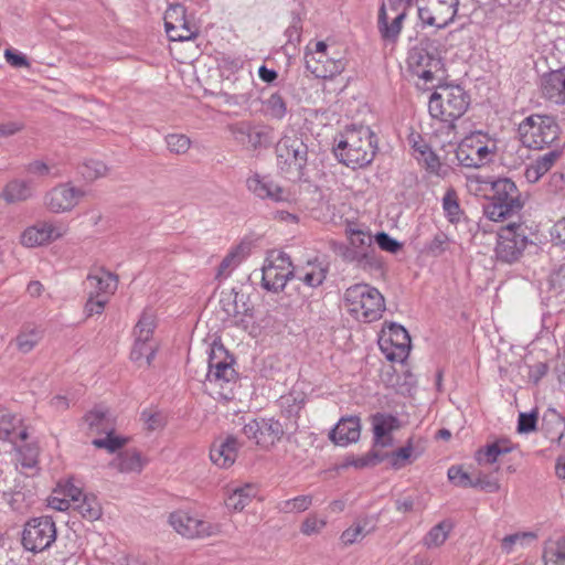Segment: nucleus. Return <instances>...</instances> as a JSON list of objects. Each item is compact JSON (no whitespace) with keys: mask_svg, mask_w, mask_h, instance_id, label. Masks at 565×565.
<instances>
[{"mask_svg":"<svg viewBox=\"0 0 565 565\" xmlns=\"http://www.w3.org/2000/svg\"><path fill=\"white\" fill-rule=\"evenodd\" d=\"M469 105L470 97L460 85L439 84L429 97L428 110L433 118L455 130V122L465 115Z\"/></svg>","mask_w":565,"mask_h":565,"instance_id":"obj_3","label":"nucleus"},{"mask_svg":"<svg viewBox=\"0 0 565 565\" xmlns=\"http://www.w3.org/2000/svg\"><path fill=\"white\" fill-rule=\"evenodd\" d=\"M511 447L508 446L507 441H495L487 445L486 448L479 449L476 455V459L481 463H493L497 461L500 455H504L511 451Z\"/></svg>","mask_w":565,"mask_h":565,"instance_id":"obj_43","label":"nucleus"},{"mask_svg":"<svg viewBox=\"0 0 565 565\" xmlns=\"http://www.w3.org/2000/svg\"><path fill=\"white\" fill-rule=\"evenodd\" d=\"M221 303L228 317L237 319V322H244V317H253V307L246 302V296L242 292L232 290L222 297Z\"/></svg>","mask_w":565,"mask_h":565,"instance_id":"obj_28","label":"nucleus"},{"mask_svg":"<svg viewBox=\"0 0 565 565\" xmlns=\"http://www.w3.org/2000/svg\"><path fill=\"white\" fill-rule=\"evenodd\" d=\"M518 131L525 147L541 150L555 146L559 126L552 116L533 114L520 122Z\"/></svg>","mask_w":565,"mask_h":565,"instance_id":"obj_6","label":"nucleus"},{"mask_svg":"<svg viewBox=\"0 0 565 565\" xmlns=\"http://www.w3.org/2000/svg\"><path fill=\"white\" fill-rule=\"evenodd\" d=\"M269 141L268 130L265 128H255L252 126L245 143L250 146L253 149H257L258 147L269 143Z\"/></svg>","mask_w":565,"mask_h":565,"instance_id":"obj_59","label":"nucleus"},{"mask_svg":"<svg viewBox=\"0 0 565 565\" xmlns=\"http://www.w3.org/2000/svg\"><path fill=\"white\" fill-rule=\"evenodd\" d=\"M63 498L53 497L50 500V505L58 511H65L73 508L85 495L82 489L72 482H67L63 490Z\"/></svg>","mask_w":565,"mask_h":565,"instance_id":"obj_35","label":"nucleus"},{"mask_svg":"<svg viewBox=\"0 0 565 565\" xmlns=\"http://www.w3.org/2000/svg\"><path fill=\"white\" fill-rule=\"evenodd\" d=\"M84 419L89 429L97 434H105L114 428L110 413L103 407H95L85 415Z\"/></svg>","mask_w":565,"mask_h":565,"instance_id":"obj_34","label":"nucleus"},{"mask_svg":"<svg viewBox=\"0 0 565 565\" xmlns=\"http://www.w3.org/2000/svg\"><path fill=\"white\" fill-rule=\"evenodd\" d=\"M407 65L414 75L426 83L433 82L435 74L443 67L441 60L436 55L433 43L428 39L420 40L408 51Z\"/></svg>","mask_w":565,"mask_h":565,"instance_id":"obj_11","label":"nucleus"},{"mask_svg":"<svg viewBox=\"0 0 565 565\" xmlns=\"http://www.w3.org/2000/svg\"><path fill=\"white\" fill-rule=\"evenodd\" d=\"M344 258L364 270H379L383 266L381 257L373 245V237L371 234L360 230L351 232L350 247L344 253Z\"/></svg>","mask_w":565,"mask_h":565,"instance_id":"obj_9","label":"nucleus"},{"mask_svg":"<svg viewBox=\"0 0 565 565\" xmlns=\"http://www.w3.org/2000/svg\"><path fill=\"white\" fill-rule=\"evenodd\" d=\"M443 210L446 218L451 224H458L463 211L460 207L459 200L455 189L450 188L443 198Z\"/></svg>","mask_w":565,"mask_h":565,"instance_id":"obj_39","label":"nucleus"},{"mask_svg":"<svg viewBox=\"0 0 565 565\" xmlns=\"http://www.w3.org/2000/svg\"><path fill=\"white\" fill-rule=\"evenodd\" d=\"M385 458V455L380 454L376 450H371L366 455L358 457L353 460L352 465L356 468H366L374 467L382 462Z\"/></svg>","mask_w":565,"mask_h":565,"instance_id":"obj_63","label":"nucleus"},{"mask_svg":"<svg viewBox=\"0 0 565 565\" xmlns=\"http://www.w3.org/2000/svg\"><path fill=\"white\" fill-rule=\"evenodd\" d=\"M539 86L545 99L565 105V66L542 74Z\"/></svg>","mask_w":565,"mask_h":565,"instance_id":"obj_20","label":"nucleus"},{"mask_svg":"<svg viewBox=\"0 0 565 565\" xmlns=\"http://www.w3.org/2000/svg\"><path fill=\"white\" fill-rule=\"evenodd\" d=\"M306 68L317 78H332L341 74L345 67L344 62L339 60L316 58L313 53H306Z\"/></svg>","mask_w":565,"mask_h":565,"instance_id":"obj_25","label":"nucleus"},{"mask_svg":"<svg viewBox=\"0 0 565 565\" xmlns=\"http://www.w3.org/2000/svg\"><path fill=\"white\" fill-rule=\"evenodd\" d=\"M157 347L150 341L135 340L134 348L130 353V359L139 363L149 366L156 356Z\"/></svg>","mask_w":565,"mask_h":565,"instance_id":"obj_41","label":"nucleus"},{"mask_svg":"<svg viewBox=\"0 0 565 565\" xmlns=\"http://www.w3.org/2000/svg\"><path fill=\"white\" fill-rule=\"evenodd\" d=\"M409 6L411 0H387V2L382 3L380 10H385L387 17L402 14L403 18H406Z\"/></svg>","mask_w":565,"mask_h":565,"instance_id":"obj_56","label":"nucleus"},{"mask_svg":"<svg viewBox=\"0 0 565 565\" xmlns=\"http://www.w3.org/2000/svg\"><path fill=\"white\" fill-rule=\"evenodd\" d=\"M84 196V192L68 183L58 184L44 196L46 207L53 213L71 211Z\"/></svg>","mask_w":565,"mask_h":565,"instance_id":"obj_17","label":"nucleus"},{"mask_svg":"<svg viewBox=\"0 0 565 565\" xmlns=\"http://www.w3.org/2000/svg\"><path fill=\"white\" fill-rule=\"evenodd\" d=\"M305 404L306 396L302 392L298 391H291L278 399L281 414L289 419V423L286 425L287 430L295 433L298 429V418Z\"/></svg>","mask_w":565,"mask_h":565,"instance_id":"obj_24","label":"nucleus"},{"mask_svg":"<svg viewBox=\"0 0 565 565\" xmlns=\"http://www.w3.org/2000/svg\"><path fill=\"white\" fill-rule=\"evenodd\" d=\"M423 452V449H418L413 446V438H409L404 447L398 448L393 452V467L401 468L403 465L398 460L417 459Z\"/></svg>","mask_w":565,"mask_h":565,"instance_id":"obj_52","label":"nucleus"},{"mask_svg":"<svg viewBox=\"0 0 565 565\" xmlns=\"http://www.w3.org/2000/svg\"><path fill=\"white\" fill-rule=\"evenodd\" d=\"M537 537L534 532H519L507 535L501 541V547L505 553H511L515 544L525 545L535 541Z\"/></svg>","mask_w":565,"mask_h":565,"instance_id":"obj_48","label":"nucleus"},{"mask_svg":"<svg viewBox=\"0 0 565 565\" xmlns=\"http://www.w3.org/2000/svg\"><path fill=\"white\" fill-rule=\"evenodd\" d=\"M65 233L66 226L63 224L39 222L23 232L21 243L26 247H35L55 241Z\"/></svg>","mask_w":565,"mask_h":565,"instance_id":"obj_18","label":"nucleus"},{"mask_svg":"<svg viewBox=\"0 0 565 565\" xmlns=\"http://www.w3.org/2000/svg\"><path fill=\"white\" fill-rule=\"evenodd\" d=\"M20 424L21 419L12 414L0 415V439L8 440L13 445L24 441L28 438V431Z\"/></svg>","mask_w":565,"mask_h":565,"instance_id":"obj_29","label":"nucleus"},{"mask_svg":"<svg viewBox=\"0 0 565 565\" xmlns=\"http://www.w3.org/2000/svg\"><path fill=\"white\" fill-rule=\"evenodd\" d=\"M263 110L270 119L281 120L288 113L287 102L279 92H275L263 102Z\"/></svg>","mask_w":565,"mask_h":565,"instance_id":"obj_37","label":"nucleus"},{"mask_svg":"<svg viewBox=\"0 0 565 565\" xmlns=\"http://www.w3.org/2000/svg\"><path fill=\"white\" fill-rule=\"evenodd\" d=\"M169 523L177 533L188 539L207 537L220 532L217 524L201 520L183 510L170 513Z\"/></svg>","mask_w":565,"mask_h":565,"instance_id":"obj_14","label":"nucleus"},{"mask_svg":"<svg viewBox=\"0 0 565 565\" xmlns=\"http://www.w3.org/2000/svg\"><path fill=\"white\" fill-rule=\"evenodd\" d=\"M256 495V489L252 484L236 488L226 499L225 504L228 509L242 511Z\"/></svg>","mask_w":565,"mask_h":565,"instance_id":"obj_38","label":"nucleus"},{"mask_svg":"<svg viewBox=\"0 0 565 565\" xmlns=\"http://www.w3.org/2000/svg\"><path fill=\"white\" fill-rule=\"evenodd\" d=\"M414 157L429 173L444 177L440 160L430 147L425 151V154H414Z\"/></svg>","mask_w":565,"mask_h":565,"instance_id":"obj_50","label":"nucleus"},{"mask_svg":"<svg viewBox=\"0 0 565 565\" xmlns=\"http://www.w3.org/2000/svg\"><path fill=\"white\" fill-rule=\"evenodd\" d=\"M32 196V186L30 181L14 179L7 183L1 198L7 203L25 201Z\"/></svg>","mask_w":565,"mask_h":565,"instance_id":"obj_33","label":"nucleus"},{"mask_svg":"<svg viewBox=\"0 0 565 565\" xmlns=\"http://www.w3.org/2000/svg\"><path fill=\"white\" fill-rule=\"evenodd\" d=\"M311 504L312 497L305 494L280 502L278 509L284 513H300L308 510Z\"/></svg>","mask_w":565,"mask_h":565,"instance_id":"obj_46","label":"nucleus"},{"mask_svg":"<svg viewBox=\"0 0 565 565\" xmlns=\"http://www.w3.org/2000/svg\"><path fill=\"white\" fill-rule=\"evenodd\" d=\"M42 339V332L36 327L25 326L15 338L17 348L22 353H29Z\"/></svg>","mask_w":565,"mask_h":565,"instance_id":"obj_42","label":"nucleus"},{"mask_svg":"<svg viewBox=\"0 0 565 565\" xmlns=\"http://www.w3.org/2000/svg\"><path fill=\"white\" fill-rule=\"evenodd\" d=\"M539 412L533 409L530 413H520L516 430L519 434H529L537 429Z\"/></svg>","mask_w":565,"mask_h":565,"instance_id":"obj_53","label":"nucleus"},{"mask_svg":"<svg viewBox=\"0 0 565 565\" xmlns=\"http://www.w3.org/2000/svg\"><path fill=\"white\" fill-rule=\"evenodd\" d=\"M262 286L273 292L281 291L287 281L295 276V269L289 257L284 252L271 255L263 266Z\"/></svg>","mask_w":565,"mask_h":565,"instance_id":"obj_12","label":"nucleus"},{"mask_svg":"<svg viewBox=\"0 0 565 565\" xmlns=\"http://www.w3.org/2000/svg\"><path fill=\"white\" fill-rule=\"evenodd\" d=\"M110 466L120 472H140L143 467V462L138 451L126 450L120 452L110 462Z\"/></svg>","mask_w":565,"mask_h":565,"instance_id":"obj_36","label":"nucleus"},{"mask_svg":"<svg viewBox=\"0 0 565 565\" xmlns=\"http://www.w3.org/2000/svg\"><path fill=\"white\" fill-rule=\"evenodd\" d=\"M371 424L373 428V444L374 446L388 447L392 445L391 433L401 427L399 419L386 413H375L371 416Z\"/></svg>","mask_w":565,"mask_h":565,"instance_id":"obj_22","label":"nucleus"},{"mask_svg":"<svg viewBox=\"0 0 565 565\" xmlns=\"http://www.w3.org/2000/svg\"><path fill=\"white\" fill-rule=\"evenodd\" d=\"M87 282L96 297H105L104 295L114 294L117 289V277L104 269L88 274Z\"/></svg>","mask_w":565,"mask_h":565,"instance_id":"obj_30","label":"nucleus"},{"mask_svg":"<svg viewBox=\"0 0 565 565\" xmlns=\"http://www.w3.org/2000/svg\"><path fill=\"white\" fill-rule=\"evenodd\" d=\"M168 149L177 154L185 153L190 148V139L185 135L171 134L166 137Z\"/></svg>","mask_w":565,"mask_h":565,"instance_id":"obj_54","label":"nucleus"},{"mask_svg":"<svg viewBox=\"0 0 565 565\" xmlns=\"http://www.w3.org/2000/svg\"><path fill=\"white\" fill-rule=\"evenodd\" d=\"M379 343L388 361H403L411 349V337L404 327L391 323Z\"/></svg>","mask_w":565,"mask_h":565,"instance_id":"obj_15","label":"nucleus"},{"mask_svg":"<svg viewBox=\"0 0 565 565\" xmlns=\"http://www.w3.org/2000/svg\"><path fill=\"white\" fill-rule=\"evenodd\" d=\"M369 532L370 530H366L361 523H356L342 533L341 540L345 545H351L358 542L360 537H364Z\"/></svg>","mask_w":565,"mask_h":565,"instance_id":"obj_62","label":"nucleus"},{"mask_svg":"<svg viewBox=\"0 0 565 565\" xmlns=\"http://www.w3.org/2000/svg\"><path fill=\"white\" fill-rule=\"evenodd\" d=\"M545 553L554 557L555 563H565V535L555 540Z\"/></svg>","mask_w":565,"mask_h":565,"instance_id":"obj_64","label":"nucleus"},{"mask_svg":"<svg viewBox=\"0 0 565 565\" xmlns=\"http://www.w3.org/2000/svg\"><path fill=\"white\" fill-rule=\"evenodd\" d=\"M541 429L545 437L565 447V417L555 408H547L542 417Z\"/></svg>","mask_w":565,"mask_h":565,"instance_id":"obj_26","label":"nucleus"},{"mask_svg":"<svg viewBox=\"0 0 565 565\" xmlns=\"http://www.w3.org/2000/svg\"><path fill=\"white\" fill-rule=\"evenodd\" d=\"M468 190L479 195L489 186L491 194L483 205V214L493 222H502L518 214L524 206L521 192L510 178H486L479 174L467 177Z\"/></svg>","mask_w":565,"mask_h":565,"instance_id":"obj_1","label":"nucleus"},{"mask_svg":"<svg viewBox=\"0 0 565 565\" xmlns=\"http://www.w3.org/2000/svg\"><path fill=\"white\" fill-rule=\"evenodd\" d=\"M495 147L475 145L472 138H466L456 150V159L461 167L481 168L492 161Z\"/></svg>","mask_w":565,"mask_h":565,"instance_id":"obj_16","label":"nucleus"},{"mask_svg":"<svg viewBox=\"0 0 565 565\" xmlns=\"http://www.w3.org/2000/svg\"><path fill=\"white\" fill-rule=\"evenodd\" d=\"M164 28L172 41H188L196 35V31L185 21V8L182 4L171 6L166 11Z\"/></svg>","mask_w":565,"mask_h":565,"instance_id":"obj_19","label":"nucleus"},{"mask_svg":"<svg viewBox=\"0 0 565 565\" xmlns=\"http://www.w3.org/2000/svg\"><path fill=\"white\" fill-rule=\"evenodd\" d=\"M105 434H106V437L97 438V439L93 440L92 444L96 448H105L109 452H115L118 449L122 448L126 445V443L128 441V439L125 437L116 436L114 434V428L111 430H108Z\"/></svg>","mask_w":565,"mask_h":565,"instance_id":"obj_49","label":"nucleus"},{"mask_svg":"<svg viewBox=\"0 0 565 565\" xmlns=\"http://www.w3.org/2000/svg\"><path fill=\"white\" fill-rule=\"evenodd\" d=\"M154 330V320L151 313L143 312L135 326V340L150 341Z\"/></svg>","mask_w":565,"mask_h":565,"instance_id":"obj_47","label":"nucleus"},{"mask_svg":"<svg viewBox=\"0 0 565 565\" xmlns=\"http://www.w3.org/2000/svg\"><path fill=\"white\" fill-rule=\"evenodd\" d=\"M361 434V422L358 416L342 417L330 431L329 438L338 446L356 443Z\"/></svg>","mask_w":565,"mask_h":565,"instance_id":"obj_23","label":"nucleus"},{"mask_svg":"<svg viewBox=\"0 0 565 565\" xmlns=\"http://www.w3.org/2000/svg\"><path fill=\"white\" fill-rule=\"evenodd\" d=\"M107 167L105 163L98 160H88L82 167L81 173L87 180H95L105 175Z\"/></svg>","mask_w":565,"mask_h":565,"instance_id":"obj_55","label":"nucleus"},{"mask_svg":"<svg viewBox=\"0 0 565 565\" xmlns=\"http://www.w3.org/2000/svg\"><path fill=\"white\" fill-rule=\"evenodd\" d=\"M233 363L234 359L224 345L214 341L210 347L205 380L214 388L220 390L217 393L224 399L233 398V386L238 379Z\"/></svg>","mask_w":565,"mask_h":565,"instance_id":"obj_5","label":"nucleus"},{"mask_svg":"<svg viewBox=\"0 0 565 565\" xmlns=\"http://www.w3.org/2000/svg\"><path fill=\"white\" fill-rule=\"evenodd\" d=\"M405 18L385 14V10H379L377 29L385 42L395 43L399 36Z\"/></svg>","mask_w":565,"mask_h":565,"instance_id":"obj_31","label":"nucleus"},{"mask_svg":"<svg viewBox=\"0 0 565 565\" xmlns=\"http://www.w3.org/2000/svg\"><path fill=\"white\" fill-rule=\"evenodd\" d=\"M448 479L457 487L472 488L473 479L460 467L451 466L448 469Z\"/></svg>","mask_w":565,"mask_h":565,"instance_id":"obj_58","label":"nucleus"},{"mask_svg":"<svg viewBox=\"0 0 565 565\" xmlns=\"http://www.w3.org/2000/svg\"><path fill=\"white\" fill-rule=\"evenodd\" d=\"M459 0H419L418 17L424 24L446 28L457 14Z\"/></svg>","mask_w":565,"mask_h":565,"instance_id":"obj_13","label":"nucleus"},{"mask_svg":"<svg viewBox=\"0 0 565 565\" xmlns=\"http://www.w3.org/2000/svg\"><path fill=\"white\" fill-rule=\"evenodd\" d=\"M244 61L239 57L225 56L221 62V70L226 78L228 79L231 75L238 74L243 71Z\"/></svg>","mask_w":565,"mask_h":565,"instance_id":"obj_61","label":"nucleus"},{"mask_svg":"<svg viewBox=\"0 0 565 565\" xmlns=\"http://www.w3.org/2000/svg\"><path fill=\"white\" fill-rule=\"evenodd\" d=\"M73 509L90 522L98 520L102 516V507L94 495L85 494L79 502L73 507Z\"/></svg>","mask_w":565,"mask_h":565,"instance_id":"obj_40","label":"nucleus"},{"mask_svg":"<svg viewBox=\"0 0 565 565\" xmlns=\"http://www.w3.org/2000/svg\"><path fill=\"white\" fill-rule=\"evenodd\" d=\"M277 166L289 179L301 180L308 162V146L301 137L284 136L276 145Z\"/></svg>","mask_w":565,"mask_h":565,"instance_id":"obj_7","label":"nucleus"},{"mask_svg":"<svg viewBox=\"0 0 565 565\" xmlns=\"http://www.w3.org/2000/svg\"><path fill=\"white\" fill-rule=\"evenodd\" d=\"M450 238L444 232H438L426 245L425 252L428 255L438 257L443 255L450 246Z\"/></svg>","mask_w":565,"mask_h":565,"instance_id":"obj_51","label":"nucleus"},{"mask_svg":"<svg viewBox=\"0 0 565 565\" xmlns=\"http://www.w3.org/2000/svg\"><path fill=\"white\" fill-rule=\"evenodd\" d=\"M56 526L52 516L32 518L25 522L22 532V545L32 553L47 550L56 540Z\"/></svg>","mask_w":565,"mask_h":565,"instance_id":"obj_10","label":"nucleus"},{"mask_svg":"<svg viewBox=\"0 0 565 565\" xmlns=\"http://www.w3.org/2000/svg\"><path fill=\"white\" fill-rule=\"evenodd\" d=\"M246 186L259 199H269L275 202L285 200V190L278 184L262 178L258 173L246 180Z\"/></svg>","mask_w":565,"mask_h":565,"instance_id":"obj_27","label":"nucleus"},{"mask_svg":"<svg viewBox=\"0 0 565 565\" xmlns=\"http://www.w3.org/2000/svg\"><path fill=\"white\" fill-rule=\"evenodd\" d=\"M377 151V138L367 126L347 128L333 148L334 156L344 166L355 169L369 166Z\"/></svg>","mask_w":565,"mask_h":565,"instance_id":"obj_2","label":"nucleus"},{"mask_svg":"<svg viewBox=\"0 0 565 565\" xmlns=\"http://www.w3.org/2000/svg\"><path fill=\"white\" fill-rule=\"evenodd\" d=\"M328 268L322 263L318 262H308V264L302 267L295 269V276L299 280L303 281L307 286L316 288L326 280Z\"/></svg>","mask_w":565,"mask_h":565,"instance_id":"obj_32","label":"nucleus"},{"mask_svg":"<svg viewBox=\"0 0 565 565\" xmlns=\"http://www.w3.org/2000/svg\"><path fill=\"white\" fill-rule=\"evenodd\" d=\"M374 241L382 250L393 254L397 253L402 248V244L385 232L377 233Z\"/></svg>","mask_w":565,"mask_h":565,"instance_id":"obj_60","label":"nucleus"},{"mask_svg":"<svg viewBox=\"0 0 565 565\" xmlns=\"http://www.w3.org/2000/svg\"><path fill=\"white\" fill-rule=\"evenodd\" d=\"M563 151L558 146H554L552 150L540 156L534 163L541 169L544 173L548 172L551 168L555 164V162L561 158Z\"/></svg>","mask_w":565,"mask_h":565,"instance_id":"obj_57","label":"nucleus"},{"mask_svg":"<svg viewBox=\"0 0 565 565\" xmlns=\"http://www.w3.org/2000/svg\"><path fill=\"white\" fill-rule=\"evenodd\" d=\"M259 428L263 429V434L266 437V443L270 446H274L278 443L284 434L285 428L281 423L273 417L270 418H258Z\"/></svg>","mask_w":565,"mask_h":565,"instance_id":"obj_44","label":"nucleus"},{"mask_svg":"<svg viewBox=\"0 0 565 565\" xmlns=\"http://www.w3.org/2000/svg\"><path fill=\"white\" fill-rule=\"evenodd\" d=\"M450 529V524L445 521L433 526L423 540L424 545L427 548L439 547L447 540Z\"/></svg>","mask_w":565,"mask_h":565,"instance_id":"obj_45","label":"nucleus"},{"mask_svg":"<svg viewBox=\"0 0 565 565\" xmlns=\"http://www.w3.org/2000/svg\"><path fill=\"white\" fill-rule=\"evenodd\" d=\"M344 305L356 320L370 323L381 319L385 310L383 295L369 284H355L344 291Z\"/></svg>","mask_w":565,"mask_h":565,"instance_id":"obj_4","label":"nucleus"},{"mask_svg":"<svg viewBox=\"0 0 565 565\" xmlns=\"http://www.w3.org/2000/svg\"><path fill=\"white\" fill-rule=\"evenodd\" d=\"M526 230V226L520 223H510L500 230L494 248L498 262L511 265L521 259L531 243Z\"/></svg>","mask_w":565,"mask_h":565,"instance_id":"obj_8","label":"nucleus"},{"mask_svg":"<svg viewBox=\"0 0 565 565\" xmlns=\"http://www.w3.org/2000/svg\"><path fill=\"white\" fill-rule=\"evenodd\" d=\"M243 444L233 435L226 436L224 439L215 441L210 449V458L213 463L221 468L231 467L236 458L238 450Z\"/></svg>","mask_w":565,"mask_h":565,"instance_id":"obj_21","label":"nucleus"}]
</instances>
